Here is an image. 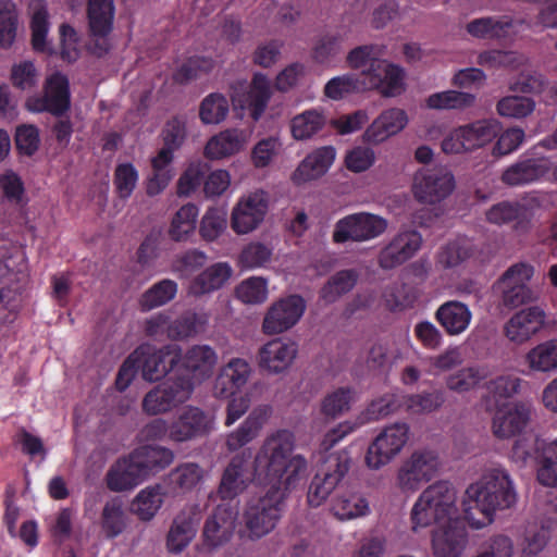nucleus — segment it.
<instances>
[{
	"label": "nucleus",
	"instance_id": "obj_60",
	"mask_svg": "<svg viewBox=\"0 0 557 557\" xmlns=\"http://www.w3.org/2000/svg\"><path fill=\"white\" fill-rule=\"evenodd\" d=\"M484 377L485 373L480 368L468 367L448 375L446 385L450 391L465 393L475 387Z\"/></svg>",
	"mask_w": 557,
	"mask_h": 557
},
{
	"label": "nucleus",
	"instance_id": "obj_41",
	"mask_svg": "<svg viewBox=\"0 0 557 557\" xmlns=\"http://www.w3.org/2000/svg\"><path fill=\"white\" fill-rule=\"evenodd\" d=\"M468 151L491 143L498 134V124L494 120H480L457 128Z\"/></svg>",
	"mask_w": 557,
	"mask_h": 557
},
{
	"label": "nucleus",
	"instance_id": "obj_25",
	"mask_svg": "<svg viewBox=\"0 0 557 557\" xmlns=\"http://www.w3.org/2000/svg\"><path fill=\"white\" fill-rule=\"evenodd\" d=\"M268 203L261 194L249 195L239 201L232 213V228L237 234L253 231L264 219Z\"/></svg>",
	"mask_w": 557,
	"mask_h": 557
},
{
	"label": "nucleus",
	"instance_id": "obj_17",
	"mask_svg": "<svg viewBox=\"0 0 557 557\" xmlns=\"http://www.w3.org/2000/svg\"><path fill=\"white\" fill-rule=\"evenodd\" d=\"M231 98L235 108L248 109L251 117L258 121L271 98L270 83L264 74L256 73L248 87L244 84L234 87Z\"/></svg>",
	"mask_w": 557,
	"mask_h": 557
},
{
	"label": "nucleus",
	"instance_id": "obj_9",
	"mask_svg": "<svg viewBox=\"0 0 557 557\" xmlns=\"http://www.w3.org/2000/svg\"><path fill=\"white\" fill-rule=\"evenodd\" d=\"M133 354L143 379L148 382H157L180 363L182 348L176 344H166L160 348L144 344L137 347Z\"/></svg>",
	"mask_w": 557,
	"mask_h": 557
},
{
	"label": "nucleus",
	"instance_id": "obj_48",
	"mask_svg": "<svg viewBox=\"0 0 557 557\" xmlns=\"http://www.w3.org/2000/svg\"><path fill=\"white\" fill-rule=\"evenodd\" d=\"M326 116L317 109L306 110L292 119V135L297 140L309 139L324 128Z\"/></svg>",
	"mask_w": 557,
	"mask_h": 557
},
{
	"label": "nucleus",
	"instance_id": "obj_28",
	"mask_svg": "<svg viewBox=\"0 0 557 557\" xmlns=\"http://www.w3.org/2000/svg\"><path fill=\"white\" fill-rule=\"evenodd\" d=\"M335 157L336 150L333 146H323L314 149L306 156L294 171L292 175L293 182L300 185L320 178L329 171Z\"/></svg>",
	"mask_w": 557,
	"mask_h": 557
},
{
	"label": "nucleus",
	"instance_id": "obj_31",
	"mask_svg": "<svg viewBox=\"0 0 557 557\" xmlns=\"http://www.w3.org/2000/svg\"><path fill=\"white\" fill-rule=\"evenodd\" d=\"M479 249L468 237L459 236L442 246L436 255V264L444 270L456 269L474 260Z\"/></svg>",
	"mask_w": 557,
	"mask_h": 557
},
{
	"label": "nucleus",
	"instance_id": "obj_10",
	"mask_svg": "<svg viewBox=\"0 0 557 557\" xmlns=\"http://www.w3.org/2000/svg\"><path fill=\"white\" fill-rule=\"evenodd\" d=\"M386 228L387 221L384 218L369 212H358L339 219L335 223L332 237L336 244L362 243L381 236Z\"/></svg>",
	"mask_w": 557,
	"mask_h": 557
},
{
	"label": "nucleus",
	"instance_id": "obj_47",
	"mask_svg": "<svg viewBox=\"0 0 557 557\" xmlns=\"http://www.w3.org/2000/svg\"><path fill=\"white\" fill-rule=\"evenodd\" d=\"M331 511L339 520H350L366 516L369 512V503L360 494H338L332 499Z\"/></svg>",
	"mask_w": 557,
	"mask_h": 557
},
{
	"label": "nucleus",
	"instance_id": "obj_59",
	"mask_svg": "<svg viewBox=\"0 0 557 557\" xmlns=\"http://www.w3.org/2000/svg\"><path fill=\"white\" fill-rule=\"evenodd\" d=\"M444 401L445 395L442 391H432L409 395L405 405L412 413H430L442 407Z\"/></svg>",
	"mask_w": 557,
	"mask_h": 557
},
{
	"label": "nucleus",
	"instance_id": "obj_12",
	"mask_svg": "<svg viewBox=\"0 0 557 557\" xmlns=\"http://www.w3.org/2000/svg\"><path fill=\"white\" fill-rule=\"evenodd\" d=\"M87 18L92 37L88 51L98 58L104 57L111 48L108 36L113 28V0H88Z\"/></svg>",
	"mask_w": 557,
	"mask_h": 557
},
{
	"label": "nucleus",
	"instance_id": "obj_26",
	"mask_svg": "<svg viewBox=\"0 0 557 557\" xmlns=\"http://www.w3.org/2000/svg\"><path fill=\"white\" fill-rule=\"evenodd\" d=\"M251 374L249 362L242 358L231 359L220 371L214 383V395L228 398L239 392Z\"/></svg>",
	"mask_w": 557,
	"mask_h": 557
},
{
	"label": "nucleus",
	"instance_id": "obj_20",
	"mask_svg": "<svg viewBox=\"0 0 557 557\" xmlns=\"http://www.w3.org/2000/svg\"><path fill=\"white\" fill-rule=\"evenodd\" d=\"M367 89H376L384 97H396L405 91V71L396 64L374 61L363 71Z\"/></svg>",
	"mask_w": 557,
	"mask_h": 557
},
{
	"label": "nucleus",
	"instance_id": "obj_4",
	"mask_svg": "<svg viewBox=\"0 0 557 557\" xmlns=\"http://www.w3.org/2000/svg\"><path fill=\"white\" fill-rule=\"evenodd\" d=\"M457 492L448 481H437L428 486L418 497L411 509L412 530L426 528L455 519Z\"/></svg>",
	"mask_w": 557,
	"mask_h": 557
},
{
	"label": "nucleus",
	"instance_id": "obj_30",
	"mask_svg": "<svg viewBox=\"0 0 557 557\" xmlns=\"http://www.w3.org/2000/svg\"><path fill=\"white\" fill-rule=\"evenodd\" d=\"M408 123V116L403 109L392 108L383 111L366 129L363 139L370 144H380L396 135Z\"/></svg>",
	"mask_w": 557,
	"mask_h": 557
},
{
	"label": "nucleus",
	"instance_id": "obj_51",
	"mask_svg": "<svg viewBox=\"0 0 557 557\" xmlns=\"http://www.w3.org/2000/svg\"><path fill=\"white\" fill-rule=\"evenodd\" d=\"M358 281V272L347 269L336 272L322 287L321 297L326 302H334L341 296L350 292Z\"/></svg>",
	"mask_w": 557,
	"mask_h": 557
},
{
	"label": "nucleus",
	"instance_id": "obj_55",
	"mask_svg": "<svg viewBox=\"0 0 557 557\" xmlns=\"http://www.w3.org/2000/svg\"><path fill=\"white\" fill-rule=\"evenodd\" d=\"M214 65L215 61L210 57H190L175 70L173 73V81L181 85L187 84L202 74L210 73Z\"/></svg>",
	"mask_w": 557,
	"mask_h": 557
},
{
	"label": "nucleus",
	"instance_id": "obj_7",
	"mask_svg": "<svg viewBox=\"0 0 557 557\" xmlns=\"http://www.w3.org/2000/svg\"><path fill=\"white\" fill-rule=\"evenodd\" d=\"M440 458L431 449L414 450L397 470L396 485L404 493H414L437 473Z\"/></svg>",
	"mask_w": 557,
	"mask_h": 557
},
{
	"label": "nucleus",
	"instance_id": "obj_34",
	"mask_svg": "<svg viewBox=\"0 0 557 557\" xmlns=\"http://www.w3.org/2000/svg\"><path fill=\"white\" fill-rule=\"evenodd\" d=\"M435 317L449 335H458L469 326L472 313L467 305L449 300L438 307Z\"/></svg>",
	"mask_w": 557,
	"mask_h": 557
},
{
	"label": "nucleus",
	"instance_id": "obj_36",
	"mask_svg": "<svg viewBox=\"0 0 557 557\" xmlns=\"http://www.w3.org/2000/svg\"><path fill=\"white\" fill-rule=\"evenodd\" d=\"M232 273V267L227 262H216L194 277L189 285V292L195 296H201L220 289Z\"/></svg>",
	"mask_w": 557,
	"mask_h": 557
},
{
	"label": "nucleus",
	"instance_id": "obj_39",
	"mask_svg": "<svg viewBox=\"0 0 557 557\" xmlns=\"http://www.w3.org/2000/svg\"><path fill=\"white\" fill-rule=\"evenodd\" d=\"M522 380L513 375H500L486 383V395L483 397L485 410L492 412L505 400L518 394Z\"/></svg>",
	"mask_w": 557,
	"mask_h": 557
},
{
	"label": "nucleus",
	"instance_id": "obj_2",
	"mask_svg": "<svg viewBox=\"0 0 557 557\" xmlns=\"http://www.w3.org/2000/svg\"><path fill=\"white\" fill-rule=\"evenodd\" d=\"M516 500L517 493L509 473L503 468L488 469L466 490L462 502L465 519L472 528L481 529L493 522L496 510L510 508Z\"/></svg>",
	"mask_w": 557,
	"mask_h": 557
},
{
	"label": "nucleus",
	"instance_id": "obj_3",
	"mask_svg": "<svg viewBox=\"0 0 557 557\" xmlns=\"http://www.w3.org/2000/svg\"><path fill=\"white\" fill-rule=\"evenodd\" d=\"M285 476L281 481H272L263 495H255L247 500L244 510V522L250 537L260 539L269 534L278 523L285 505Z\"/></svg>",
	"mask_w": 557,
	"mask_h": 557
},
{
	"label": "nucleus",
	"instance_id": "obj_37",
	"mask_svg": "<svg viewBox=\"0 0 557 557\" xmlns=\"http://www.w3.org/2000/svg\"><path fill=\"white\" fill-rule=\"evenodd\" d=\"M524 363L532 373L557 371V337L546 339L531 348L524 356Z\"/></svg>",
	"mask_w": 557,
	"mask_h": 557
},
{
	"label": "nucleus",
	"instance_id": "obj_22",
	"mask_svg": "<svg viewBox=\"0 0 557 557\" xmlns=\"http://www.w3.org/2000/svg\"><path fill=\"white\" fill-rule=\"evenodd\" d=\"M237 509L230 504L218 505L207 518L202 531L203 542L210 548L226 543L233 535L237 519Z\"/></svg>",
	"mask_w": 557,
	"mask_h": 557
},
{
	"label": "nucleus",
	"instance_id": "obj_61",
	"mask_svg": "<svg viewBox=\"0 0 557 557\" xmlns=\"http://www.w3.org/2000/svg\"><path fill=\"white\" fill-rule=\"evenodd\" d=\"M235 294L245 304H261L268 297V283L262 277L252 276L243 281L236 287Z\"/></svg>",
	"mask_w": 557,
	"mask_h": 557
},
{
	"label": "nucleus",
	"instance_id": "obj_45",
	"mask_svg": "<svg viewBox=\"0 0 557 557\" xmlns=\"http://www.w3.org/2000/svg\"><path fill=\"white\" fill-rule=\"evenodd\" d=\"M166 492L160 484L141 490L132 503L133 512L141 521H150L163 504Z\"/></svg>",
	"mask_w": 557,
	"mask_h": 557
},
{
	"label": "nucleus",
	"instance_id": "obj_49",
	"mask_svg": "<svg viewBox=\"0 0 557 557\" xmlns=\"http://www.w3.org/2000/svg\"><path fill=\"white\" fill-rule=\"evenodd\" d=\"M367 90L363 71L360 74H344L331 78L324 86V95L332 100H341L346 95Z\"/></svg>",
	"mask_w": 557,
	"mask_h": 557
},
{
	"label": "nucleus",
	"instance_id": "obj_23",
	"mask_svg": "<svg viewBox=\"0 0 557 557\" xmlns=\"http://www.w3.org/2000/svg\"><path fill=\"white\" fill-rule=\"evenodd\" d=\"M545 312L539 307H529L516 312L504 326L505 336L515 344H523L544 326Z\"/></svg>",
	"mask_w": 557,
	"mask_h": 557
},
{
	"label": "nucleus",
	"instance_id": "obj_8",
	"mask_svg": "<svg viewBox=\"0 0 557 557\" xmlns=\"http://www.w3.org/2000/svg\"><path fill=\"white\" fill-rule=\"evenodd\" d=\"M409 440V425L396 422L385 426L369 444L364 461L368 468L379 470L388 465Z\"/></svg>",
	"mask_w": 557,
	"mask_h": 557
},
{
	"label": "nucleus",
	"instance_id": "obj_56",
	"mask_svg": "<svg viewBox=\"0 0 557 557\" xmlns=\"http://www.w3.org/2000/svg\"><path fill=\"white\" fill-rule=\"evenodd\" d=\"M228 100L219 92H212L203 98L199 108V117L203 124H219L228 114Z\"/></svg>",
	"mask_w": 557,
	"mask_h": 557
},
{
	"label": "nucleus",
	"instance_id": "obj_44",
	"mask_svg": "<svg viewBox=\"0 0 557 557\" xmlns=\"http://www.w3.org/2000/svg\"><path fill=\"white\" fill-rule=\"evenodd\" d=\"M244 144L242 133L236 128L225 129L211 137L205 147V156L212 160L237 153Z\"/></svg>",
	"mask_w": 557,
	"mask_h": 557
},
{
	"label": "nucleus",
	"instance_id": "obj_6",
	"mask_svg": "<svg viewBox=\"0 0 557 557\" xmlns=\"http://www.w3.org/2000/svg\"><path fill=\"white\" fill-rule=\"evenodd\" d=\"M194 382L184 375L169 377L150 389L143 399V410L151 416L165 413L189 399Z\"/></svg>",
	"mask_w": 557,
	"mask_h": 557
},
{
	"label": "nucleus",
	"instance_id": "obj_24",
	"mask_svg": "<svg viewBox=\"0 0 557 557\" xmlns=\"http://www.w3.org/2000/svg\"><path fill=\"white\" fill-rule=\"evenodd\" d=\"M210 418L198 407L185 408L170 424V440L182 443L206 435L210 431Z\"/></svg>",
	"mask_w": 557,
	"mask_h": 557
},
{
	"label": "nucleus",
	"instance_id": "obj_11",
	"mask_svg": "<svg viewBox=\"0 0 557 557\" xmlns=\"http://www.w3.org/2000/svg\"><path fill=\"white\" fill-rule=\"evenodd\" d=\"M26 109L33 113L48 112L57 117L63 116L71 108L70 82L61 72L51 74L45 83L44 95L26 100Z\"/></svg>",
	"mask_w": 557,
	"mask_h": 557
},
{
	"label": "nucleus",
	"instance_id": "obj_5",
	"mask_svg": "<svg viewBox=\"0 0 557 557\" xmlns=\"http://www.w3.org/2000/svg\"><path fill=\"white\" fill-rule=\"evenodd\" d=\"M350 468V458L347 451L329 454L319 466L308 488L307 500L309 506L319 507L338 483L347 474Z\"/></svg>",
	"mask_w": 557,
	"mask_h": 557
},
{
	"label": "nucleus",
	"instance_id": "obj_15",
	"mask_svg": "<svg viewBox=\"0 0 557 557\" xmlns=\"http://www.w3.org/2000/svg\"><path fill=\"white\" fill-rule=\"evenodd\" d=\"M455 186L454 176L444 169H429L416 174L413 195L423 203H436L445 199Z\"/></svg>",
	"mask_w": 557,
	"mask_h": 557
},
{
	"label": "nucleus",
	"instance_id": "obj_33",
	"mask_svg": "<svg viewBox=\"0 0 557 557\" xmlns=\"http://www.w3.org/2000/svg\"><path fill=\"white\" fill-rule=\"evenodd\" d=\"M486 221L498 226L511 224L515 230H523L529 224L528 208L519 201L503 200L485 212Z\"/></svg>",
	"mask_w": 557,
	"mask_h": 557
},
{
	"label": "nucleus",
	"instance_id": "obj_1",
	"mask_svg": "<svg viewBox=\"0 0 557 557\" xmlns=\"http://www.w3.org/2000/svg\"><path fill=\"white\" fill-rule=\"evenodd\" d=\"M294 448V434L277 430L264 440L253 461L250 453L235 455L222 473L218 495L222 500H233L253 481L271 483L284 476L285 487L295 488L305 479L308 462L301 455L292 456Z\"/></svg>",
	"mask_w": 557,
	"mask_h": 557
},
{
	"label": "nucleus",
	"instance_id": "obj_38",
	"mask_svg": "<svg viewBox=\"0 0 557 557\" xmlns=\"http://www.w3.org/2000/svg\"><path fill=\"white\" fill-rule=\"evenodd\" d=\"M512 27L513 22L509 16H486L472 20L466 29L478 39H503L509 36Z\"/></svg>",
	"mask_w": 557,
	"mask_h": 557
},
{
	"label": "nucleus",
	"instance_id": "obj_57",
	"mask_svg": "<svg viewBox=\"0 0 557 557\" xmlns=\"http://www.w3.org/2000/svg\"><path fill=\"white\" fill-rule=\"evenodd\" d=\"M139 173L131 162L119 163L113 173V185L116 196L127 200L137 187Z\"/></svg>",
	"mask_w": 557,
	"mask_h": 557
},
{
	"label": "nucleus",
	"instance_id": "obj_62",
	"mask_svg": "<svg viewBox=\"0 0 557 557\" xmlns=\"http://www.w3.org/2000/svg\"><path fill=\"white\" fill-rule=\"evenodd\" d=\"M261 429V421L255 414H249L240 426L232 432L226 440L227 448L232 451L251 442Z\"/></svg>",
	"mask_w": 557,
	"mask_h": 557
},
{
	"label": "nucleus",
	"instance_id": "obj_18",
	"mask_svg": "<svg viewBox=\"0 0 557 557\" xmlns=\"http://www.w3.org/2000/svg\"><path fill=\"white\" fill-rule=\"evenodd\" d=\"M306 304L299 295H290L282 298L268 310L262 330L265 334H280L293 327L301 318Z\"/></svg>",
	"mask_w": 557,
	"mask_h": 557
},
{
	"label": "nucleus",
	"instance_id": "obj_64",
	"mask_svg": "<svg viewBox=\"0 0 557 557\" xmlns=\"http://www.w3.org/2000/svg\"><path fill=\"white\" fill-rule=\"evenodd\" d=\"M352 391L348 387H339L326 395L321 405L322 413L327 418H336L347 411L350 406Z\"/></svg>",
	"mask_w": 557,
	"mask_h": 557
},
{
	"label": "nucleus",
	"instance_id": "obj_43",
	"mask_svg": "<svg viewBox=\"0 0 557 557\" xmlns=\"http://www.w3.org/2000/svg\"><path fill=\"white\" fill-rule=\"evenodd\" d=\"M203 479V469L195 462L177 466L166 476L165 483L173 494H185L194 490Z\"/></svg>",
	"mask_w": 557,
	"mask_h": 557
},
{
	"label": "nucleus",
	"instance_id": "obj_52",
	"mask_svg": "<svg viewBox=\"0 0 557 557\" xmlns=\"http://www.w3.org/2000/svg\"><path fill=\"white\" fill-rule=\"evenodd\" d=\"M176 293V282L169 278L161 280L143 294L140 298V307L144 311L152 310L170 302L174 299Z\"/></svg>",
	"mask_w": 557,
	"mask_h": 557
},
{
	"label": "nucleus",
	"instance_id": "obj_53",
	"mask_svg": "<svg viewBox=\"0 0 557 557\" xmlns=\"http://www.w3.org/2000/svg\"><path fill=\"white\" fill-rule=\"evenodd\" d=\"M198 213V207L194 203L181 207L172 220L169 230L170 237L175 242L187 239L188 235L196 228Z\"/></svg>",
	"mask_w": 557,
	"mask_h": 557
},
{
	"label": "nucleus",
	"instance_id": "obj_32",
	"mask_svg": "<svg viewBox=\"0 0 557 557\" xmlns=\"http://www.w3.org/2000/svg\"><path fill=\"white\" fill-rule=\"evenodd\" d=\"M104 480L110 491L125 492L139 485L145 478L129 454L127 457L119 458L110 467Z\"/></svg>",
	"mask_w": 557,
	"mask_h": 557
},
{
	"label": "nucleus",
	"instance_id": "obj_50",
	"mask_svg": "<svg viewBox=\"0 0 557 557\" xmlns=\"http://www.w3.org/2000/svg\"><path fill=\"white\" fill-rule=\"evenodd\" d=\"M537 480L545 486H557V438L553 442L537 444Z\"/></svg>",
	"mask_w": 557,
	"mask_h": 557
},
{
	"label": "nucleus",
	"instance_id": "obj_35",
	"mask_svg": "<svg viewBox=\"0 0 557 557\" xmlns=\"http://www.w3.org/2000/svg\"><path fill=\"white\" fill-rule=\"evenodd\" d=\"M131 455L145 479L171 465L174 458L169 448L151 445L141 446Z\"/></svg>",
	"mask_w": 557,
	"mask_h": 557
},
{
	"label": "nucleus",
	"instance_id": "obj_63",
	"mask_svg": "<svg viewBox=\"0 0 557 557\" xmlns=\"http://www.w3.org/2000/svg\"><path fill=\"white\" fill-rule=\"evenodd\" d=\"M261 429V421L255 414H249L240 426L232 432L226 440L227 448L232 451L251 442Z\"/></svg>",
	"mask_w": 557,
	"mask_h": 557
},
{
	"label": "nucleus",
	"instance_id": "obj_40",
	"mask_svg": "<svg viewBox=\"0 0 557 557\" xmlns=\"http://www.w3.org/2000/svg\"><path fill=\"white\" fill-rule=\"evenodd\" d=\"M209 318L205 312L186 310L168 326V337L173 341H183L196 336L208 324Z\"/></svg>",
	"mask_w": 557,
	"mask_h": 557
},
{
	"label": "nucleus",
	"instance_id": "obj_54",
	"mask_svg": "<svg viewBox=\"0 0 557 557\" xmlns=\"http://www.w3.org/2000/svg\"><path fill=\"white\" fill-rule=\"evenodd\" d=\"M474 101L475 96L472 94L446 90L429 96L426 99V106L430 109L436 110L465 109L471 107Z\"/></svg>",
	"mask_w": 557,
	"mask_h": 557
},
{
	"label": "nucleus",
	"instance_id": "obj_58",
	"mask_svg": "<svg viewBox=\"0 0 557 557\" xmlns=\"http://www.w3.org/2000/svg\"><path fill=\"white\" fill-rule=\"evenodd\" d=\"M496 109L502 116L523 119L534 111L535 101L524 96H507L497 102Z\"/></svg>",
	"mask_w": 557,
	"mask_h": 557
},
{
	"label": "nucleus",
	"instance_id": "obj_13",
	"mask_svg": "<svg viewBox=\"0 0 557 557\" xmlns=\"http://www.w3.org/2000/svg\"><path fill=\"white\" fill-rule=\"evenodd\" d=\"M534 274V267L528 262H518L509 267L497 282L502 292V302L509 309L518 308L532 300L529 282Z\"/></svg>",
	"mask_w": 557,
	"mask_h": 557
},
{
	"label": "nucleus",
	"instance_id": "obj_27",
	"mask_svg": "<svg viewBox=\"0 0 557 557\" xmlns=\"http://www.w3.org/2000/svg\"><path fill=\"white\" fill-rule=\"evenodd\" d=\"M297 352V345L293 342L270 341L259 349V367L270 373H281L289 368Z\"/></svg>",
	"mask_w": 557,
	"mask_h": 557
},
{
	"label": "nucleus",
	"instance_id": "obj_21",
	"mask_svg": "<svg viewBox=\"0 0 557 557\" xmlns=\"http://www.w3.org/2000/svg\"><path fill=\"white\" fill-rule=\"evenodd\" d=\"M549 171L546 158L521 156L503 171L500 181L509 187L525 186L542 181Z\"/></svg>",
	"mask_w": 557,
	"mask_h": 557
},
{
	"label": "nucleus",
	"instance_id": "obj_16",
	"mask_svg": "<svg viewBox=\"0 0 557 557\" xmlns=\"http://www.w3.org/2000/svg\"><path fill=\"white\" fill-rule=\"evenodd\" d=\"M492 412V431L500 440L519 435L531 419V406L522 401L504 403Z\"/></svg>",
	"mask_w": 557,
	"mask_h": 557
},
{
	"label": "nucleus",
	"instance_id": "obj_14",
	"mask_svg": "<svg viewBox=\"0 0 557 557\" xmlns=\"http://www.w3.org/2000/svg\"><path fill=\"white\" fill-rule=\"evenodd\" d=\"M422 235L416 230L399 231L377 255V264L382 270H394L410 259L421 249Z\"/></svg>",
	"mask_w": 557,
	"mask_h": 557
},
{
	"label": "nucleus",
	"instance_id": "obj_29",
	"mask_svg": "<svg viewBox=\"0 0 557 557\" xmlns=\"http://www.w3.org/2000/svg\"><path fill=\"white\" fill-rule=\"evenodd\" d=\"M218 361L215 350L209 345H194L182 355V368L194 383L201 382L212 374L214 366Z\"/></svg>",
	"mask_w": 557,
	"mask_h": 557
},
{
	"label": "nucleus",
	"instance_id": "obj_42",
	"mask_svg": "<svg viewBox=\"0 0 557 557\" xmlns=\"http://www.w3.org/2000/svg\"><path fill=\"white\" fill-rule=\"evenodd\" d=\"M123 506L122 498L116 496L107 500L102 508L100 527L104 536L109 540L121 535L127 527V517Z\"/></svg>",
	"mask_w": 557,
	"mask_h": 557
},
{
	"label": "nucleus",
	"instance_id": "obj_46",
	"mask_svg": "<svg viewBox=\"0 0 557 557\" xmlns=\"http://www.w3.org/2000/svg\"><path fill=\"white\" fill-rule=\"evenodd\" d=\"M196 523L191 515L181 512L170 528L166 546L171 553H181L195 537Z\"/></svg>",
	"mask_w": 557,
	"mask_h": 557
},
{
	"label": "nucleus",
	"instance_id": "obj_19",
	"mask_svg": "<svg viewBox=\"0 0 557 557\" xmlns=\"http://www.w3.org/2000/svg\"><path fill=\"white\" fill-rule=\"evenodd\" d=\"M466 519L456 517L433 531L432 547L436 557H460L468 542Z\"/></svg>",
	"mask_w": 557,
	"mask_h": 557
}]
</instances>
